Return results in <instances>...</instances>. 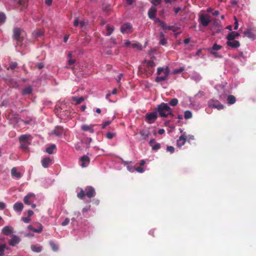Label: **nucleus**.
I'll use <instances>...</instances> for the list:
<instances>
[{
    "mask_svg": "<svg viewBox=\"0 0 256 256\" xmlns=\"http://www.w3.org/2000/svg\"><path fill=\"white\" fill-rule=\"evenodd\" d=\"M155 66L156 64L153 61L144 60L143 66L138 67V72L143 74V77H149L154 73Z\"/></svg>",
    "mask_w": 256,
    "mask_h": 256,
    "instance_id": "f257e3e1",
    "label": "nucleus"
},
{
    "mask_svg": "<svg viewBox=\"0 0 256 256\" xmlns=\"http://www.w3.org/2000/svg\"><path fill=\"white\" fill-rule=\"evenodd\" d=\"M156 111L160 116L162 118H166L168 116H174L172 108L166 103L162 102L160 104L158 105Z\"/></svg>",
    "mask_w": 256,
    "mask_h": 256,
    "instance_id": "f03ea898",
    "label": "nucleus"
},
{
    "mask_svg": "<svg viewBox=\"0 0 256 256\" xmlns=\"http://www.w3.org/2000/svg\"><path fill=\"white\" fill-rule=\"evenodd\" d=\"M170 70L168 66H166L165 68L162 67L158 68L156 72L157 74L160 76L163 72L164 75L156 77L155 81L156 82H160L167 80L170 74Z\"/></svg>",
    "mask_w": 256,
    "mask_h": 256,
    "instance_id": "7ed1b4c3",
    "label": "nucleus"
},
{
    "mask_svg": "<svg viewBox=\"0 0 256 256\" xmlns=\"http://www.w3.org/2000/svg\"><path fill=\"white\" fill-rule=\"evenodd\" d=\"M155 23H158L159 26H160L163 30H172L173 32H176V30L174 28V26H168L163 21L160 20L158 18H156L154 20Z\"/></svg>",
    "mask_w": 256,
    "mask_h": 256,
    "instance_id": "20e7f679",
    "label": "nucleus"
},
{
    "mask_svg": "<svg viewBox=\"0 0 256 256\" xmlns=\"http://www.w3.org/2000/svg\"><path fill=\"white\" fill-rule=\"evenodd\" d=\"M210 16L208 14H202L200 16L199 20L204 26H206L210 22Z\"/></svg>",
    "mask_w": 256,
    "mask_h": 256,
    "instance_id": "39448f33",
    "label": "nucleus"
},
{
    "mask_svg": "<svg viewBox=\"0 0 256 256\" xmlns=\"http://www.w3.org/2000/svg\"><path fill=\"white\" fill-rule=\"evenodd\" d=\"M132 25L130 23L127 22L122 25L120 27V32L122 34H129L130 33L132 30Z\"/></svg>",
    "mask_w": 256,
    "mask_h": 256,
    "instance_id": "423d86ee",
    "label": "nucleus"
},
{
    "mask_svg": "<svg viewBox=\"0 0 256 256\" xmlns=\"http://www.w3.org/2000/svg\"><path fill=\"white\" fill-rule=\"evenodd\" d=\"M157 111L146 114V119L147 122L149 124H151L154 122L157 118Z\"/></svg>",
    "mask_w": 256,
    "mask_h": 256,
    "instance_id": "0eeeda50",
    "label": "nucleus"
},
{
    "mask_svg": "<svg viewBox=\"0 0 256 256\" xmlns=\"http://www.w3.org/2000/svg\"><path fill=\"white\" fill-rule=\"evenodd\" d=\"M208 106L212 108H215L218 110H222L224 106L218 102V100H210L208 102Z\"/></svg>",
    "mask_w": 256,
    "mask_h": 256,
    "instance_id": "6e6552de",
    "label": "nucleus"
},
{
    "mask_svg": "<svg viewBox=\"0 0 256 256\" xmlns=\"http://www.w3.org/2000/svg\"><path fill=\"white\" fill-rule=\"evenodd\" d=\"M86 196L88 198H92L96 196V192L94 188L92 186H88L84 188Z\"/></svg>",
    "mask_w": 256,
    "mask_h": 256,
    "instance_id": "1a4fd4ad",
    "label": "nucleus"
},
{
    "mask_svg": "<svg viewBox=\"0 0 256 256\" xmlns=\"http://www.w3.org/2000/svg\"><path fill=\"white\" fill-rule=\"evenodd\" d=\"M22 30L21 28H14L13 37L14 39L18 42H22V38L20 36Z\"/></svg>",
    "mask_w": 256,
    "mask_h": 256,
    "instance_id": "9d476101",
    "label": "nucleus"
},
{
    "mask_svg": "<svg viewBox=\"0 0 256 256\" xmlns=\"http://www.w3.org/2000/svg\"><path fill=\"white\" fill-rule=\"evenodd\" d=\"M34 200V194L32 193L28 194L24 197V202L28 205L31 204Z\"/></svg>",
    "mask_w": 256,
    "mask_h": 256,
    "instance_id": "9b49d317",
    "label": "nucleus"
},
{
    "mask_svg": "<svg viewBox=\"0 0 256 256\" xmlns=\"http://www.w3.org/2000/svg\"><path fill=\"white\" fill-rule=\"evenodd\" d=\"M53 164L52 160L48 157L44 158L42 160V166L44 168H48Z\"/></svg>",
    "mask_w": 256,
    "mask_h": 256,
    "instance_id": "f8f14e48",
    "label": "nucleus"
},
{
    "mask_svg": "<svg viewBox=\"0 0 256 256\" xmlns=\"http://www.w3.org/2000/svg\"><path fill=\"white\" fill-rule=\"evenodd\" d=\"M80 160L81 162L80 166L82 168H85L88 165L90 160L87 156H84L80 158Z\"/></svg>",
    "mask_w": 256,
    "mask_h": 256,
    "instance_id": "ddd939ff",
    "label": "nucleus"
},
{
    "mask_svg": "<svg viewBox=\"0 0 256 256\" xmlns=\"http://www.w3.org/2000/svg\"><path fill=\"white\" fill-rule=\"evenodd\" d=\"M64 132V129L62 126H57L55 128L52 132V134H54L56 136H61Z\"/></svg>",
    "mask_w": 256,
    "mask_h": 256,
    "instance_id": "4468645a",
    "label": "nucleus"
},
{
    "mask_svg": "<svg viewBox=\"0 0 256 256\" xmlns=\"http://www.w3.org/2000/svg\"><path fill=\"white\" fill-rule=\"evenodd\" d=\"M228 46L232 48H238L240 46V43L238 40H228L226 42Z\"/></svg>",
    "mask_w": 256,
    "mask_h": 256,
    "instance_id": "2eb2a0df",
    "label": "nucleus"
},
{
    "mask_svg": "<svg viewBox=\"0 0 256 256\" xmlns=\"http://www.w3.org/2000/svg\"><path fill=\"white\" fill-rule=\"evenodd\" d=\"M245 36L249 38L254 40L256 38V35L251 28H248L244 32Z\"/></svg>",
    "mask_w": 256,
    "mask_h": 256,
    "instance_id": "dca6fc26",
    "label": "nucleus"
},
{
    "mask_svg": "<svg viewBox=\"0 0 256 256\" xmlns=\"http://www.w3.org/2000/svg\"><path fill=\"white\" fill-rule=\"evenodd\" d=\"M157 12V10L154 6H152L148 11V16L150 19H155V16Z\"/></svg>",
    "mask_w": 256,
    "mask_h": 256,
    "instance_id": "f3484780",
    "label": "nucleus"
},
{
    "mask_svg": "<svg viewBox=\"0 0 256 256\" xmlns=\"http://www.w3.org/2000/svg\"><path fill=\"white\" fill-rule=\"evenodd\" d=\"M28 228L30 230L34 232L40 233L42 230L43 226L41 224H38L36 228H34L31 226H29Z\"/></svg>",
    "mask_w": 256,
    "mask_h": 256,
    "instance_id": "a211bd4d",
    "label": "nucleus"
},
{
    "mask_svg": "<svg viewBox=\"0 0 256 256\" xmlns=\"http://www.w3.org/2000/svg\"><path fill=\"white\" fill-rule=\"evenodd\" d=\"M186 142V136L184 135H181L179 138L177 140L176 144L178 147H181L184 146Z\"/></svg>",
    "mask_w": 256,
    "mask_h": 256,
    "instance_id": "6ab92c4d",
    "label": "nucleus"
},
{
    "mask_svg": "<svg viewBox=\"0 0 256 256\" xmlns=\"http://www.w3.org/2000/svg\"><path fill=\"white\" fill-rule=\"evenodd\" d=\"M240 34L236 32H232L226 36V39L228 40H233L235 38L239 36Z\"/></svg>",
    "mask_w": 256,
    "mask_h": 256,
    "instance_id": "aec40b11",
    "label": "nucleus"
},
{
    "mask_svg": "<svg viewBox=\"0 0 256 256\" xmlns=\"http://www.w3.org/2000/svg\"><path fill=\"white\" fill-rule=\"evenodd\" d=\"M94 125H87L84 124L81 126V129L86 132H90V133H93L94 130L93 129Z\"/></svg>",
    "mask_w": 256,
    "mask_h": 256,
    "instance_id": "412c9836",
    "label": "nucleus"
},
{
    "mask_svg": "<svg viewBox=\"0 0 256 256\" xmlns=\"http://www.w3.org/2000/svg\"><path fill=\"white\" fill-rule=\"evenodd\" d=\"M20 242V238L18 237L14 236L10 240L9 244L12 246H16Z\"/></svg>",
    "mask_w": 256,
    "mask_h": 256,
    "instance_id": "4be33fe9",
    "label": "nucleus"
},
{
    "mask_svg": "<svg viewBox=\"0 0 256 256\" xmlns=\"http://www.w3.org/2000/svg\"><path fill=\"white\" fill-rule=\"evenodd\" d=\"M24 208L23 204L22 202H16L14 205V209L15 211L20 212Z\"/></svg>",
    "mask_w": 256,
    "mask_h": 256,
    "instance_id": "5701e85b",
    "label": "nucleus"
},
{
    "mask_svg": "<svg viewBox=\"0 0 256 256\" xmlns=\"http://www.w3.org/2000/svg\"><path fill=\"white\" fill-rule=\"evenodd\" d=\"M30 137V136H28L26 134H22L19 137V140L20 142L25 144H28V140Z\"/></svg>",
    "mask_w": 256,
    "mask_h": 256,
    "instance_id": "b1692460",
    "label": "nucleus"
},
{
    "mask_svg": "<svg viewBox=\"0 0 256 256\" xmlns=\"http://www.w3.org/2000/svg\"><path fill=\"white\" fill-rule=\"evenodd\" d=\"M11 174L12 176L16 177L18 178H21V174L20 172L17 171L16 168H13L11 170Z\"/></svg>",
    "mask_w": 256,
    "mask_h": 256,
    "instance_id": "393cba45",
    "label": "nucleus"
},
{
    "mask_svg": "<svg viewBox=\"0 0 256 256\" xmlns=\"http://www.w3.org/2000/svg\"><path fill=\"white\" fill-rule=\"evenodd\" d=\"M56 149V146L55 144H51L49 147H48L46 150V152L48 153V154H52L54 153V150Z\"/></svg>",
    "mask_w": 256,
    "mask_h": 256,
    "instance_id": "a878e982",
    "label": "nucleus"
},
{
    "mask_svg": "<svg viewBox=\"0 0 256 256\" xmlns=\"http://www.w3.org/2000/svg\"><path fill=\"white\" fill-rule=\"evenodd\" d=\"M160 44L161 45H166L167 43V40L164 38V34L162 32H160Z\"/></svg>",
    "mask_w": 256,
    "mask_h": 256,
    "instance_id": "bb28decb",
    "label": "nucleus"
},
{
    "mask_svg": "<svg viewBox=\"0 0 256 256\" xmlns=\"http://www.w3.org/2000/svg\"><path fill=\"white\" fill-rule=\"evenodd\" d=\"M31 250L36 252H39L42 250V246L38 245H32Z\"/></svg>",
    "mask_w": 256,
    "mask_h": 256,
    "instance_id": "cd10ccee",
    "label": "nucleus"
},
{
    "mask_svg": "<svg viewBox=\"0 0 256 256\" xmlns=\"http://www.w3.org/2000/svg\"><path fill=\"white\" fill-rule=\"evenodd\" d=\"M227 101L228 103L230 104H234L236 101V98L233 95H229L228 96Z\"/></svg>",
    "mask_w": 256,
    "mask_h": 256,
    "instance_id": "c85d7f7f",
    "label": "nucleus"
},
{
    "mask_svg": "<svg viewBox=\"0 0 256 256\" xmlns=\"http://www.w3.org/2000/svg\"><path fill=\"white\" fill-rule=\"evenodd\" d=\"M106 28L108 31V32L106 34V36H110L112 33V32L114 30V28L112 26H110V24H107L106 26Z\"/></svg>",
    "mask_w": 256,
    "mask_h": 256,
    "instance_id": "c756f323",
    "label": "nucleus"
},
{
    "mask_svg": "<svg viewBox=\"0 0 256 256\" xmlns=\"http://www.w3.org/2000/svg\"><path fill=\"white\" fill-rule=\"evenodd\" d=\"M32 92V88L30 86H28L22 90V95L30 94Z\"/></svg>",
    "mask_w": 256,
    "mask_h": 256,
    "instance_id": "7c9ffc66",
    "label": "nucleus"
},
{
    "mask_svg": "<svg viewBox=\"0 0 256 256\" xmlns=\"http://www.w3.org/2000/svg\"><path fill=\"white\" fill-rule=\"evenodd\" d=\"M140 134V135L144 137V139H146V138H148L150 135V133H149V132L147 130H142Z\"/></svg>",
    "mask_w": 256,
    "mask_h": 256,
    "instance_id": "2f4dec72",
    "label": "nucleus"
},
{
    "mask_svg": "<svg viewBox=\"0 0 256 256\" xmlns=\"http://www.w3.org/2000/svg\"><path fill=\"white\" fill-rule=\"evenodd\" d=\"M2 232L6 235H9L11 234L12 230L10 227L6 226L2 228Z\"/></svg>",
    "mask_w": 256,
    "mask_h": 256,
    "instance_id": "473e14b6",
    "label": "nucleus"
},
{
    "mask_svg": "<svg viewBox=\"0 0 256 256\" xmlns=\"http://www.w3.org/2000/svg\"><path fill=\"white\" fill-rule=\"evenodd\" d=\"M102 10L104 12H109L111 10L110 5L108 4H104L102 6Z\"/></svg>",
    "mask_w": 256,
    "mask_h": 256,
    "instance_id": "72a5a7b5",
    "label": "nucleus"
},
{
    "mask_svg": "<svg viewBox=\"0 0 256 256\" xmlns=\"http://www.w3.org/2000/svg\"><path fill=\"white\" fill-rule=\"evenodd\" d=\"M85 196H86V194H85L84 190H83L82 189H81L80 192H78L77 194L78 198L81 200H84Z\"/></svg>",
    "mask_w": 256,
    "mask_h": 256,
    "instance_id": "f704fd0d",
    "label": "nucleus"
},
{
    "mask_svg": "<svg viewBox=\"0 0 256 256\" xmlns=\"http://www.w3.org/2000/svg\"><path fill=\"white\" fill-rule=\"evenodd\" d=\"M222 48V46L220 45H218L217 44L215 43L213 44L212 48L210 49V51H216L220 50Z\"/></svg>",
    "mask_w": 256,
    "mask_h": 256,
    "instance_id": "c9c22d12",
    "label": "nucleus"
},
{
    "mask_svg": "<svg viewBox=\"0 0 256 256\" xmlns=\"http://www.w3.org/2000/svg\"><path fill=\"white\" fill-rule=\"evenodd\" d=\"M50 245L54 251L56 252L58 250V246L54 241L50 240Z\"/></svg>",
    "mask_w": 256,
    "mask_h": 256,
    "instance_id": "e433bc0d",
    "label": "nucleus"
},
{
    "mask_svg": "<svg viewBox=\"0 0 256 256\" xmlns=\"http://www.w3.org/2000/svg\"><path fill=\"white\" fill-rule=\"evenodd\" d=\"M6 16L3 12H0V26L2 24L6 21Z\"/></svg>",
    "mask_w": 256,
    "mask_h": 256,
    "instance_id": "4c0bfd02",
    "label": "nucleus"
},
{
    "mask_svg": "<svg viewBox=\"0 0 256 256\" xmlns=\"http://www.w3.org/2000/svg\"><path fill=\"white\" fill-rule=\"evenodd\" d=\"M72 100L74 101H75L76 102V104H78L82 103L84 101V99L82 96L80 98L73 97Z\"/></svg>",
    "mask_w": 256,
    "mask_h": 256,
    "instance_id": "58836bf2",
    "label": "nucleus"
},
{
    "mask_svg": "<svg viewBox=\"0 0 256 256\" xmlns=\"http://www.w3.org/2000/svg\"><path fill=\"white\" fill-rule=\"evenodd\" d=\"M28 0H18V4L23 7H26L28 4Z\"/></svg>",
    "mask_w": 256,
    "mask_h": 256,
    "instance_id": "ea45409f",
    "label": "nucleus"
},
{
    "mask_svg": "<svg viewBox=\"0 0 256 256\" xmlns=\"http://www.w3.org/2000/svg\"><path fill=\"white\" fill-rule=\"evenodd\" d=\"M178 100L176 98H174L172 99L170 101L169 104L171 106H174L178 104Z\"/></svg>",
    "mask_w": 256,
    "mask_h": 256,
    "instance_id": "a19ab883",
    "label": "nucleus"
},
{
    "mask_svg": "<svg viewBox=\"0 0 256 256\" xmlns=\"http://www.w3.org/2000/svg\"><path fill=\"white\" fill-rule=\"evenodd\" d=\"M192 116V114L190 111L186 110L184 112V117L185 119H188L191 118Z\"/></svg>",
    "mask_w": 256,
    "mask_h": 256,
    "instance_id": "79ce46f5",
    "label": "nucleus"
},
{
    "mask_svg": "<svg viewBox=\"0 0 256 256\" xmlns=\"http://www.w3.org/2000/svg\"><path fill=\"white\" fill-rule=\"evenodd\" d=\"M18 66V64L16 62H12L10 64L9 68L12 70L15 69Z\"/></svg>",
    "mask_w": 256,
    "mask_h": 256,
    "instance_id": "37998d69",
    "label": "nucleus"
},
{
    "mask_svg": "<svg viewBox=\"0 0 256 256\" xmlns=\"http://www.w3.org/2000/svg\"><path fill=\"white\" fill-rule=\"evenodd\" d=\"M150 2L154 6H157L161 4L162 0H152Z\"/></svg>",
    "mask_w": 256,
    "mask_h": 256,
    "instance_id": "c03bdc74",
    "label": "nucleus"
},
{
    "mask_svg": "<svg viewBox=\"0 0 256 256\" xmlns=\"http://www.w3.org/2000/svg\"><path fill=\"white\" fill-rule=\"evenodd\" d=\"M160 148V144L159 143H157L152 146V150H157Z\"/></svg>",
    "mask_w": 256,
    "mask_h": 256,
    "instance_id": "a18cd8bd",
    "label": "nucleus"
},
{
    "mask_svg": "<svg viewBox=\"0 0 256 256\" xmlns=\"http://www.w3.org/2000/svg\"><path fill=\"white\" fill-rule=\"evenodd\" d=\"M114 136H115V134L112 133L110 132H108L106 134V137L107 138L110 140V139H112L114 137Z\"/></svg>",
    "mask_w": 256,
    "mask_h": 256,
    "instance_id": "49530a36",
    "label": "nucleus"
},
{
    "mask_svg": "<svg viewBox=\"0 0 256 256\" xmlns=\"http://www.w3.org/2000/svg\"><path fill=\"white\" fill-rule=\"evenodd\" d=\"M34 34L36 37H40L43 34V31L42 30H38L34 32Z\"/></svg>",
    "mask_w": 256,
    "mask_h": 256,
    "instance_id": "de8ad7c7",
    "label": "nucleus"
},
{
    "mask_svg": "<svg viewBox=\"0 0 256 256\" xmlns=\"http://www.w3.org/2000/svg\"><path fill=\"white\" fill-rule=\"evenodd\" d=\"M234 30H236L238 28V20L236 16H234Z\"/></svg>",
    "mask_w": 256,
    "mask_h": 256,
    "instance_id": "09e8293b",
    "label": "nucleus"
},
{
    "mask_svg": "<svg viewBox=\"0 0 256 256\" xmlns=\"http://www.w3.org/2000/svg\"><path fill=\"white\" fill-rule=\"evenodd\" d=\"M166 150L170 152L171 154L174 152V148L172 146H167Z\"/></svg>",
    "mask_w": 256,
    "mask_h": 256,
    "instance_id": "8fccbe9b",
    "label": "nucleus"
},
{
    "mask_svg": "<svg viewBox=\"0 0 256 256\" xmlns=\"http://www.w3.org/2000/svg\"><path fill=\"white\" fill-rule=\"evenodd\" d=\"M111 122H112V121H110V120H108V121L104 122L102 124V128H105L106 126L110 125L111 124Z\"/></svg>",
    "mask_w": 256,
    "mask_h": 256,
    "instance_id": "3c124183",
    "label": "nucleus"
},
{
    "mask_svg": "<svg viewBox=\"0 0 256 256\" xmlns=\"http://www.w3.org/2000/svg\"><path fill=\"white\" fill-rule=\"evenodd\" d=\"M132 48H137L138 49L140 50L142 48V46L138 43L133 44H132Z\"/></svg>",
    "mask_w": 256,
    "mask_h": 256,
    "instance_id": "603ef678",
    "label": "nucleus"
},
{
    "mask_svg": "<svg viewBox=\"0 0 256 256\" xmlns=\"http://www.w3.org/2000/svg\"><path fill=\"white\" fill-rule=\"evenodd\" d=\"M70 222V220L68 218H66L64 221L62 223V226H66Z\"/></svg>",
    "mask_w": 256,
    "mask_h": 256,
    "instance_id": "864d4df0",
    "label": "nucleus"
},
{
    "mask_svg": "<svg viewBox=\"0 0 256 256\" xmlns=\"http://www.w3.org/2000/svg\"><path fill=\"white\" fill-rule=\"evenodd\" d=\"M22 220L25 223H28L30 222V218L28 216L26 218L24 217L22 218Z\"/></svg>",
    "mask_w": 256,
    "mask_h": 256,
    "instance_id": "5fc2aeb1",
    "label": "nucleus"
},
{
    "mask_svg": "<svg viewBox=\"0 0 256 256\" xmlns=\"http://www.w3.org/2000/svg\"><path fill=\"white\" fill-rule=\"evenodd\" d=\"M36 66L39 70H41L42 68H44V64L42 62H39V63H37L36 64Z\"/></svg>",
    "mask_w": 256,
    "mask_h": 256,
    "instance_id": "6e6d98bb",
    "label": "nucleus"
},
{
    "mask_svg": "<svg viewBox=\"0 0 256 256\" xmlns=\"http://www.w3.org/2000/svg\"><path fill=\"white\" fill-rule=\"evenodd\" d=\"M74 25L75 26H80V21L78 18H76L74 22Z\"/></svg>",
    "mask_w": 256,
    "mask_h": 256,
    "instance_id": "4d7b16f0",
    "label": "nucleus"
},
{
    "mask_svg": "<svg viewBox=\"0 0 256 256\" xmlns=\"http://www.w3.org/2000/svg\"><path fill=\"white\" fill-rule=\"evenodd\" d=\"M136 171H137L138 172H143L144 170V168L141 166H139L138 168H136L135 169Z\"/></svg>",
    "mask_w": 256,
    "mask_h": 256,
    "instance_id": "13d9d810",
    "label": "nucleus"
},
{
    "mask_svg": "<svg viewBox=\"0 0 256 256\" xmlns=\"http://www.w3.org/2000/svg\"><path fill=\"white\" fill-rule=\"evenodd\" d=\"M76 60L74 59H73V60L71 59V60H68V64L69 66H72L76 62Z\"/></svg>",
    "mask_w": 256,
    "mask_h": 256,
    "instance_id": "bf43d9fd",
    "label": "nucleus"
},
{
    "mask_svg": "<svg viewBox=\"0 0 256 256\" xmlns=\"http://www.w3.org/2000/svg\"><path fill=\"white\" fill-rule=\"evenodd\" d=\"M210 54H213L214 56H215L216 57H218V58H220L221 57L220 56H219L218 54V53L216 52L215 51H210Z\"/></svg>",
    "mask_w": 256,
    "mask_h": 256,
    "instance_id": "052dcab7",
    "label": "nucleus"
},
{
    "mask_svg": "<svg viewBox=\"0 0 256 256\" xmlns=\"http://www.w3.org/2000/svg\"><path fill=\"white\" fill-rule=\"evenodd\" d=\"M6 208V204L4 202H0V209L4 210Z\"/></svg>",
    "mask_w": 256,
    "mask_h": 256,
    "instance_id": "680f3d73",
    "label": "nucleus"
},
{
    "mask_svg": "<svg viewBox=\"0 0 256 256\" xmlns=\"http://www.w3.org/2000/svg\"><path fill=\"white\" fill-rule=\"evenodd\" d=\"M52 0H45V3L48 6L51 5Z\"/></svg>",
    "mask_w": 256,
    "mask_h": 256,
    "instance_id": "e2e57ef3",
    "label": "nucleus"
},
{
    "mask_svg": "<svg viewBox=\"0 0 256 256\" xmlns=\"http://www.w3.org/2000/svg\"><path fill=\"white\" fill-rule=\"evenodd\" d=\"M180 10H181V8L179 7L174 8V12L176 14H177Z\"/></svg>",
    "mask_w": 256,
    "mask_h": 256,
    "instance_id": "0e129e2a",
    "label": "nucleus"
},
{
    "mask_svg": "<svg viewBox=\"0 0 256 256\" xmlns=\"http://www.w3.org/2000/svg\"><path fill=\"white\" fill-rule=\"evenodd\" d=\"M165 132V130L163 128L160 129L158 131V134H163Z\"/></svg>",
    "mask_w": 256,
    "mask_h": 256,
    "instance_id": "69168bd1",
    "label": "nucleus"
},
{
    "mask_svg": "<svg viewBox=\"0 0 256 256\" xmlns=\"http://www.w3.org/2000/svg\"><path fill=\"white\" fill-rule=\"evenodd\" d=\"M6 248L5 244H2L0 246V252H2L4 250V248Z\"/></svg>",
    "mask_w": 256,
    "mask_h": 256,
    "instance_id": "338daca9",
    "label": "nucleus"
},
{
    "mask_svg": "<svg viewBox=\"0 0 256 256\" xmlns=\"http://www.w3.org/2000/svg\"><path fill=\"white\" fill-rule=\"evenodd\" d=\"M34 214V212L32 210L28 211V217L30 218Z\"/></svg>",
    "mask_w": 256,
    "mask_h": 256,
    "instance_id": "774afa93",
    "label": "nucleus"
}]
</instances>
